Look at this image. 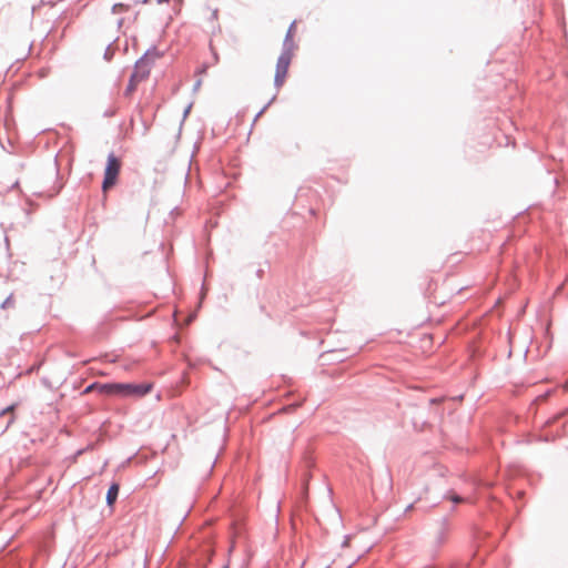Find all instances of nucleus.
<instances>
[{
    "label": "nucleus",
    "instance_id": "1",
    "mask_svg": "<svg viewBox=\"0 0 568 568\" xmlns=\"http://www.w3.org/2000/svg\"><path fill=\"white\" fill-rule=\"evenodd\" d=\"M106 389H112V396L118 397H143L152 389L149 383H116L112 382V386H106Z\"/></svg>",
    "mask_w": 568,
    "mask_h": 568
},
{
    "label": "nucleus",
    "instance_id": "2",
    "mask_svg": "<svg viewBox=\"0 0 568 568\" xmlns=\"http://www.w3.org/2000/svg\"><path fill=\"white\" fill-rule=\"evenodd\" d=\"M122 162L113 152H110L106 158V163L103 173L102 191L106 193L116 185L119 174L121 171Z\"/></svg>",
    "mask_w": 568,
    "mask_h": 568
},
{
    "label": "nucleus",
    "instance_id": "3",
    "mask_svg": "<svg viewBox=\"0 0 568 568\" xmlns=\"http://www.w3.org/2000/svg\"><path fill=\"white\" fill-rule=\"evenodd\" d=\"M44 175L48 180H54L52 186L42 191L48 197H53L60 193L62 190V183L60 182V170L57 161V155L51 164H49L48 169L44 172Z\"/></svg>",
    "mask_w": 568,
    "mask_h": 568
},
{
    "label": "nucleus",
    "instance_id": "4",
    "mask_svg": "<svg viewBox=\"0 0 568 568\" xmlns=\"http://www.w3.org/2000/svg\"><path fill=\"white\" fill-rule=\"evenodd\" d=\"M291 61L292 57H290L286 53H281L280 57L277 58L274 75V87H276L277 89L281 88L284 83Z\"/></svg>",
    "mask_w": 568,
    "mask_h": 568
},
{
    "label": "nucleus",
    "instance_id": "5",
    "mask_svg": "<svg viewBox=\"0 0 568 568\" xmlns=\"http://www.w3.org/2000/svg\"><path fill=\"white\" fill-rule=\"evenodd\" d=\"M163 57V52L159 51L155 45H151L142 57H140L134 67L135 69L140 70H149V73L151 72V67L154 63L156 59H160Z\"/></svg>",
    "mask_w": 568,
    "mask_h": 568
},
{
    "label": "nucleus",
    "instance_id": "6",
    "mask_svg": "<svg viewBox=\"0 0 568 568\" xmlns=\"http://www.w3.org/2000/svg\"><path fill=\"white\" fill-rule=\"evenodd\" d=\"M149 70H140L135 69L130 75L129 82L126 84V88L123 92L124 97H130L136 89V84L145 79L149 78Z\"/></svg>",
    "mask_w": 568,
    "mask_h": 568
},
{
    "label": "nucleus",
    "instance_id": "7",
    "mask_svg": "<svg viewBox=\"0 0 568 568\" xmlns=\"http://www.w3.org/2000/svg\"><path fill=\"white\" fill-rule=\"evenodd\" d=\"M106 386H112V383H99V382H93L91 383L90 385H88L84 390H83V394H88V393H91L93 390H97L98 393L102 394V395H106V396H112V389L110 388H104Z\"/></svg>",
    "mask_w": 568,
    "mask_h": 568
},
{
    "label": "nucleus",
    "instance_id": "8",
    "mask_svg": "<svg viewBox=\"0 0 568 568\" xmlns=\"http://www.w3.org/2000/svg\"><path fill=\"white\" fill-rule=\"evenodd\" d=\"M119 491H120V485L118 483L113 481L106 491L105 501H106L108 507L113 508V506L118 499Z\"/></svg>",
    "mask_w": 568,
    "mask_h": 568
},
{
    "label": "nucleus",
    "instance_id": "9",
    "mask_svg": "<svg viewBox=\"0 0 568 568\" xmlns=\"http://www.w3.org/2000/svg\"><path fill=\"white\" fill-rule=\"evenodd\" d=\"M294 41L292 38V33L286 32L285 38L283 40V49L282 53H286L290 57H293Z\"/></svg>",
    "mask_w": 568,
    "mask_h": 568
},
{
    "label": "nucleus",
    "instance_id": "10",
    "mask_svg": "<svg viewBox=\"0 0 568 568\" xmlns=\"http://www.w3.org/2000/svg\"><path fill=\"white\" fill-rule=\"evenodd\" d=\"M17 407V404H12V405H9L7 407H4L3 409L0 410V417L7 415V414H10V417H9V420L7 422L6 424V427L4 429H8L10 427V425L14 422L16 417H14V409Z\"/></svg>",
    "mask_w": 568,
    "mask_h": 568
},
{
    "label": "nucleus",
    "instance_id": "11",
    "mask_svg": "<svg viewBox=\"0 0 568 568\" xmlns=\"http://www.w3.org/2000/svg\"><path fill=\"white\" fill-rule=\"evenodd\" d=\"M447 529H448V518L447 517H443L442 518V529H440V531L438 532V536H437V541L439 544L444 542L445 534H446Z\"/></svg>",
    "mask_w": 568,
    "mask_h": 568
},
{
    "label": "nucleus",
    "instance_id": "12",
    "mask_svg": "<svg viewBox=\"0 0 568 568\" xmlns=\"http://www.w3.org/2000/svg\"><path fill=\"white\" fill-rule=\"evenodd\" d=\"M276 95H273L271 100L257 112L253 120V124L258 120L260 116L267 110V108L275 101Z\"/></svg>",
    "mask_w": 568,
    "mask_h": 568
},
{
    "label": "nucleus",
    "instance_id": "13",
    "mask_svg": "<svg viewBox=\"0 0 568 568\" xmlns=\"http://www.w3.org/2000/svg\"><path fill=\"white\" fill-rule=\"evenodd\" d=\"M112 42L109 43L105 48V51H104V54H103V58L106 60V61H111L113 55H114V50L112 49Z\"/></svg>",
    "mask_w": 568,
    "mask_h": 568
},
{
    "label": "nucleus",
    "instance_id": "14",
    "mask_svg": "<svg viewBox=\"0 0 568 568\" xmlns=\"http://www.w3.org/2000/svg\"><path fill=\"white\" fill-rule=\"evenodd\" d=\"M567 414H568V407L566 409L561 410L560 413H558L557 415H555L552 418L548 419L547 424L550 425Z\"/></svg>",
    "mask_w": 568,
    "mask_h": 568
},
{
    "label": "nucleus",
    "instance_id": "15",
    "mask_svg": "<svg viewBox=\"0 0 568 568\" xmlns=\"http://www.w3.org/2000/svg\"><path fill=\"white\" fill-rule=\"evenodd\" d=\"M118 112V109L115 106H110L103 112L104 118H111L114 116Z\"/></svg>",
    "mask_w": 568,
    "mask_h": 568
},
{
    "label": "nucleus",
    "instance_id": "16",
    "mask_svg": "<svg viewBox=\"0 0 568 568\" xmlns=\"http://www.w3.org/2000/svg\"><path fill=\"white\" fill-rule=\"evenodd\" d=\"M13 304V296L9 295L1 304V308H7Z\"/></svg>",
    "mask_w": 568,
    "mask_h": 568
},
{
    "label": "nucleus",
    "instance_id": "17",
    "mask_svg": "<svg viewBox=\"0 0 568 568\" xmlns=\"http://www.w3.org/2000/svg\"><path fill=\"white\" fill-rule=\"evenodd\" d=\"M123 9H128V6L123 4V3H115L113 7H112V11L113 12H118L120 10H123Z\"/></svg>",
    "mask_w": 568,
    "mask_h": 568
},
{
    "label": "nucleus",
    "instance_id": "18",
    "mask_svg": "<svg viewBox=\"0 0 568 568\" xmlns=\"http://www.w3.org/2000/svg\"><path fill=\"white\" fill-rule=\"evenodd\" d=\"M191 109H192V103L187 104L186 108L184 109L181 123H183L184 120L187 118V115L190 114Z\"/></svg>",
    "mask_w": 568,
    "mask_h": 568
},
{
    "label": "nucleus",
    "instance_id": "19",
    "mask_svg": "<svg viewBox=\"0 0 568 568\" xmlns=\"http://www.w3.org/2000/svg\"><path fill=\"white\" fill-rule=\"evenodd\" d=\"M450 500L454 503V504H458V503H462L463 501V498L458 495H453L450 497Z\"/></svg>",
    "mask_w": 568,
    "mask_h": 568
},
{
    "label": "nucleus",
    "instance_id": "20",
    "mask_svg": "<svg viewBox=\"0 0 568 568\" xmlns=\"http://www.w3.org/2000/svg\"><path fill=\"white\" fill-rule=\"evenodd\" d=\"M264 273H265V268H264V267H258V268L256 270V276H257L258 278H262V277H263V275H264Z\"/></svg>",
    "mask_w": 568,
    "mask_h": 568
},
{
    "label": "nucleus",
    "instance_id": "21",
    "mask_svg": "<svg viewBox=\"0 0 568 568\" xmlns=\"http://www.w3.org/2000/svg\"><path fill=\"white\" fill-rule=\"evenodd\" d=\"M217 14H219V10L217 9H214L211 13V18L210 20H216L217 19Z\"/></svg>",
    "mask_w": 568,
    "mask_h": 568
},
{
    "label": "nucleus",
    "instance_id": "22",
    "mask_svg": "<svg viewBox=\"0 0 568 568\" xmlns=\"http://www.w3.org/2000/svg\"><path fill=\"white\" fill-rule=\"evenodd\" d=\"M294 28H295V21H293V22L290 24L287 32H290V33H292V34H293Z\"/></svg>",
    "mask_w": 568,
    "mask_h": 568
},
{
    "label": "nucleus",
    "instance_id": "23",
    "mask_svg": "<svg viewBox=\"0 0 568 568\" xmlns=\"http://www.w3.org/2000/svg\"><path fill=\"white\" fill-rule=\"evenodd\" d=\"M201 85V80H197L194 85H193V90L196 91Z\"/></svg>",
    "mask_w": 568,
    "mask_h": 568
},
{
    "label": "nucleus",
    "instance_id": "24",
    "mask_svg": "<svg viewBox=\"0 0 568 568\" xmlns=\"http://www.w3.org/2000/svg\"><path fill=\"white\" fill-rule=\"evenodd\" d=\"M413 507H414V505H413V504H409V505L406 507L405 513L409 511Z\"/></svg>",
    "mask_w": 568,
    "mask_h": 568
},
{
    "label": "nucleus",
    "instance_id": "25",
    "mask_svg": "<svg viewBox=\"0 0 568 568\" xmlns=\"http://www.w3.org/2000/svg\"><path fill=\"white\" fill-rule=\"evenodd\" d=\"M156 2H158V3H160V4H161V3H168V2H169V0H156Z\"/></svg>",
    "mask_w": 568,
    "mask_h": 568
},
{
    "label": "nucleus",
    "instance_id": "26",
    "mask_svg": "<svg viewBox=\"0 0 568 568\" xmlns=\"http://www.w3.org/2000/svg\"><path fill=\"white\" fill-rule=\"evenodd\" d=\"M549 394H550V390L546 392V393L544 394V396H542V397L545 398V397H547Z\"/></svg>",
    "mask_w": 568,
    "mask_h": 568
},
{
    "label": "nucleus",
    "instance_id": "27",
    "mask_svg": "<svg viewBox=\"0 0 568 568\" xmlns=\"http://www.w3.org/2000/svg\"><path fill=\"white\" fill-rule=\"evenodd\" d=\"M123 20L120 19L119 22H118V26L120 27L122 24Z\"/></svg>",
    "mask_w": 568,
    "mask_h": 568
},
{
    "label": "nucleus",
    "instance_id": "28",
    "mask_svg": "<svg viewBox=\"0 0 568 568\" xmlns=\"http://www.w3.org/2000/svg\"><path fill=\"white\" fill-rule=\"evenodd\" d=\"M141 2H142V3H149V2H150V0H142Z\"/></svg>",
    "mask_w": 568,
    "mask_h": 568
},
{
    "label": "nucleus",
    "instance_id": "29",
    "mask_svg": "<svg viewBox=\"0 0 568 568\" xmlns=\"http://www.w3.org/2000/svg\"><path fill=\"white\" fill-rule=\"evenodd\" d=\"M83 453L82 449L78 450L77 455H81Z\"/></svg>",
    "mask_w": 568,
    "mask_h": 568
},
{
    "label": "nucleus",
    "instance_id": "30",
    "mask_svg": "<svg viewBox=\"0 0 568 568\" xmlns=\"http://www.w3.org/2000/svg\"><path fill=\"white\" fill-rule=\"evenodd\" d=\"M222 568H230V566L229 565H224Z\"/></svg>",
    "mask_w": 568,
    "mask_h": 568
}]
</instances>
